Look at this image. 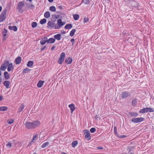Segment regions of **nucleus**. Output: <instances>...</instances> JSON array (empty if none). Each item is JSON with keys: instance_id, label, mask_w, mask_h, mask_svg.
<instances>
[{"instance_id": "obj_44", "label": "nucleus", "mask_w": 154, "mask_h": 154, "mask_svg": "<svg viewBox=\"0 0 154 154\" xmlns=\"http://www.w3.org/2000/svg\"><path fill=\"white\" fill-rule=\"evenodd\" d=\"M3 35H2L3 37V40H5L7 38V37L6 36V33H2Z\"/></svg>"}, {"instance_id": "obj_60", "label": "nucleus", "mask_w": 154, "mask_h": 154, "mask_svg": "<svg viewBox=\"0 0 154 154\" xmlns=\"http://www.w3.org/2000/svg\"><path fill=\"white\" fill-rule=\"evenodd\" d=\"M2 10V7L0 6V12H1Z\"/></svg>"}, {"instance_id": "obj_50", "label": "nucleus", "mask_w": 154, "mask_h": 154, "mask_svg": "<svg viewBox=\"0 0 154 154\" xmlns=\"http://www.w3.org/2000/svg\"><path fill=\"white\" fill-rule=\"evenodd\" d=\"M46 40L47 42L48 43L51 44V42H50V38H49L48 39H46Z\"/></svg>"}, {"instance_id": "obj_13", "label": "nucleus", "mask_w": 154, "mask_h": 154, "mask_svg": "<svg viewBox=\"0 0 154 154\" xmlns=\"http://www.w3.org/2000/svg\"><path fill=\"white\" fill-rule=\"evenodd\" d=\"M129 114L131 117H136L138 116L137 113L136 112H129Z\"/></svg>"}, {"instance_id": "obj_11", "label": "nucleus", "mask_w": 154, "mask_h": 154, "mask_svg": "<svg viewBox=\"0 0 154 154\" xmlns=\"http://www.w3.org/2000/svg\"><path fill=\"white\" fill-rule=\"evenodd\" d=\"M72 62V59L70 57L66 58L65 61V63L67 64H71Z\"/></svg>"}, {"instance_id": "obj_29", "label": "nucleus", "mask_w": 154, "mask_h": 154, "mask_svg": "<svg viewBox=\"0 0 154 154\" xmlns=\"http://www.w3.org/2000/svg\"><path fill=\"white\" fill-rule=\"evenodd\" d=\"M49 144V143L48 142H46L43 143L42 146V148H44L47 146Z\"/></svg>"}, {"instance_id": "obj_9", "label": "nucleus", "mask_w": 154, "mask_h": 154, "mask_svg": "<svg viewBox=\"0 0 154 154\" xmlns=\"http://www.w3.org/2000/svg\"><path fill=\"white\" fill-rule=\"evenodd\" d=\"M24 6V4L22 2H19L17 5V8L20 11Z\"/></svg>"}, {"instance_id": "obj_5", "label": "nucleus", "mask_w": 154, "mask_h": 154, "mask_svg": "<svg viewBox=\"0 0 154 154\" xmlns=\"http://www.w3.org/2000/svg\"><path fill=\"white\" fill-rule=\"evenodd\" d=\"M154 109L151 108H145L140 110L139 112L140 113H144L147 112H153Z\"/></svg>"}, {"instance_id": "obj_41", "label": "nucleus", "mask_w": 154, "mask_h": 154, "mask_svg": "<svg viewBox=\"0 0 154 154\" xmlns=\"http://www.w3.org/2000/svg\"><path fill=\"white\" fill-rule=\"evenodd\" d=\"M14 67H12L8 66V72H10L11 70H13L14 69Z\"/></svg>"}, {"instance_id": "obj_56", "label": "nucleus", "mask_w": 154, "mask_h": 154, "mask_svg": "<svg viewBox=\"0 0 154 154\" xmlns=\"http://www.w3.org/2000/svg\"><path fill=\"white\" fill-rule=\"evenodd\" d=\"M3 99V97L2 96H0V101L2 100Z\"/></svg>"}, {"instance_id": "obj_49", "label": "nucleus", "mask_w": 154, "mask_h": 154, "mask_svg": "<svg viewBox=\"0 0 154 154\" xmlns=\"http://www.w3.org/2000/svg\"><path fill=\"white\" fill-rule=\"evenodd\" d=\"M47 48V46H46V45L43 48H41V51H43V50H44L45 49V48Z\"/></svg>"}, {"instance_id": "obj_43", "label": "nucleus", "mask_w": 154, "mask_h": 154, "mask_svg": "<svg viewBox=\"0 0 154 154\" xmlns=\"http://www.w3.org/2000/svg\"><path fill=\"white\" fill-rule=\"evenodd\" d=\"M6 17H0V22H3L5 19Z\"/></svg>"}, {"instance_id": "obj_8", "label": "nucleus", "mask_w": 154, "mask_h": 154, "mask_svg": "<svg viewBox=\"0 0 154 154\" xmlns=\"http://www.w3.org/2000/svg\"><path fill=\"white\" fill-rule=\"evenodd\" d=\"M48 26L47 27L51 29L54 27L55 23L51 21H49L47 24Z\"/></svg>"}, {"instance_id": "obj_33", "label": "nucleus", "mask_w": 154, "mask_h": 154, "mask_svg": "<svg viewBox=\"0 0 154 154\" xmlns=\"http://www.w3.org/2000/svg\"><path fill=\"white\" fill-rule=\"evenodd\" d=\"M83 2L85 4H88L90 2L89 0H82L81 3Z\"/></svg>"}, {"instance_id": "obj_16", "label": "nucleus", "mask_w": 154, "mask_h": 154, "mask_svg": "<svg viewBox=\"0 0 154 154\" xmlns=\"http://www.w3.org/2000/svg\"><path fill=\"white\" fill-rule=\"evenodd\" d=\"M44 82V81L42 80L39 81L37 84V86L39 88H41Z\"/></svg>"}, {"instance_id": "obj_37", "label": "nucleus", "mask_w": 154, "mask_h": 154, "mask_svg": "<svg viewBox=\"0 0 154 154\" xmlns=\"http://www.w3.org/2000/svg\"><path fill=\"white\" fill-rule=\"evenodd\" d=\"M69 108H70L71 110L72 114V112L74 111L75 109V106H69Z\"/></svg>"}, {"instance_id": "obj_27", "label": "nucleus", "mask_w": 154, "mask_h": 154, "mask_svg": "<svg viewBox=\"0 0 154 154\" xmlns=\"http://www.w3.org/2000/svg\"><path fill=\"white\" fill-rule=\"evenodd\" d=\"M49 10L51 11L54 12L56 11V8L54 6H51L50 7Z\"/></svg>"}, {"instance_id": "obj_59", "label": "nucleus", "mask_w": 154, "mask_h": 154, "mask_svg": "<svg viewBox=\"0 0 154 154\" xmlns=\"http://www.w3.org/2000/svg\"><path fill=\"white\" fill-rule=\"evenodd\" d=\"M48 1L49 2L51 3L53 2L54 0H48Z\"/></svg>"}, {"instance_id": "obj_6", "label": "nucleus", "mask_w": 154, "mask_h": 154, "mask_svg": "<svg viewBox=\"0 0 154 154\" xmlns=\"http://www.w3.org/2000/svg\"><path fill=\"white\" fill-rule=\"evenodd\" d=\"M144 118L142 117L137 118H133L131 121L132 122L134 123H137L139 122L143 121Z\"/></svg>"}, {"instance_id": "obj_15", "label": "nucleus", "mask_w": 154, "mask_h": 154, "mask_svg": "<svg viewBox=\"0 0 154 154\" xmlns=\"http://www.w3.org/2000/svg\"><path fill=\"white\" fill-rule=\"evenodd\" d=\"M46 39H47V37H45L43 38L40 41L41 45H45L47 42Z\"/></svg>"}, {"instance_id": "obj_35", "label": "nucleus", "mask_w": 154, "mask_h": 154, "mask_svg": "<svg viewBox=\"0 0 154 154\" xmlns=\"http://www.w3.org/2000/svg\"><path fill=\"white\" fill-rule=\"evenodd\" d=\"M37 139V137L36 135H34L31 142H34Z\"/></svg>"}, {"instance_id": "obj_53", "label": "nucleus", "mask_w": 154, "mask_h": 154, "mask_svg": "<svg viewBox=\"0 0 154 154\" xmlns=\"http://www.w3.org/2000/svg\"><path fill=\"white\" fill-rule=\"evenodd\" d=\"M58 8L60 9L61 10L62 9H63V8L61 6H59L57 8V9Z\"/></svg>"}, {"instance_id": "obj_63", "label": "nucleus", "mask_w": 154, "mask_h": 154, "mask_svg": "<svg viewBox=\"0 0 154 154\" xmlns=\"http://www.w3.org/2000/svg\"><path fill=\"white\" fill-rule=\"evenodd\" d=\"M20 106H24V105L23 104H23H22Z\"/></svg>"}, {"instance_id": "obj_57", "label": "nucleus", "mask_w": 154, "mask_h": 154, "mask_svg": "<svg viewBox=\"0 0 154 154\" xmlns=\"http://www.w3.org/2000/svg\"><path fill=\"white\" fill-rule=\"evenodd\" d=\"M66 32L65 31H63L62 32H61V33L62 34V35H63V34H66Z\"/></svg>"}, {"instance_id": "obj_12", "label": "nucleus", "mask_w": 154, "mask_h": 154, "mask_svg": "<svg viewBox=\"0 0 154 154\" xmlns=\"http://www.w3.org/2000/svg\"><path fill=\"white\" fill-rule=\"evenodd\" d=\"M22 60L21 57H17L15 60V63L16 64H19L20 63Z\"/></svg>"}, {"instance_id": "obj_48", "label": "nucleus", "mask_w": 154, "mask_h": 154, "mask_svg": "<svg viewBox=\"0 0 154 154\" xmlns=\"http://www.w3.org/2000/svg\"><path fill=\"white\" fill-rule=\"evenodd\" d=\"M70 41L72 43V46L74 43L75 39L74 38H72L71 40Z\"/></svg>"}, {"instance_id": "obj_25", "label": "nucleus", "mask_w": 154, "mask_h": 154, "mask_svg": "<svg viewBox=\"0 0 154 154\" xmlns=\"http://www.w3.org/2000/svg\"><path fill=\"white\" fill-rule=\"evenodd\" d=\"M76 31V30L75 29H72L70 32L69 35L71 37L73 36L74 35Z\"/></svg>"}, {"instance_id": "obj_42", "label": "nucleus", "mask_w": 154, "mask_h": 154, "mask_svg": "<svg viewBox=\"0 0 154 154\" xmlns=\"http://www.w3.org/2000/svg\"><path fill=\"white\" fill-rule=\"evenodd\" d=\"M12 30L14 31H16L17 30V28L16 26H12Z\"/></svg>"}, {"instance_id": "obj_31", "label": "nucleus", "mask_w": 154, "mask_h": 154, "mask_svg": "<svg viewBox=\"0 0 154 154\" xmlns=\"http://www.w3.org/2000/svg\"><path fill=\"white\" fill-rule=\"evenodd\" d=\"M73 17L75 20H77L79 18V16L78 14H74Z\"/></svg>"}, {"instance_id": "obj_46", "label": "nucleus", "mask_w": 154, "mask_h": 154, "mask_svg": "<svg viewBox=\"0 0 154 154\" xmlns=\"http://www.w3.org/2000/svg\"><path fill=\"white\" fill-rule=\"evenodd\" d=\"M89 21V19L88 18H86L85 17L84 18V23H87Z\"/></svg>"}, {"instance_id": "obj_2", "label": "nucleus", "mask_w": 154, "mask_h": 154, "mask_svg": "<svg viewBox=\"0 0 154 154\" xmlns=\"http://www.w3.org/2000/svg\"><path fill=\"white\" fill-rule=\"evenodd\" d=\"M65 24V22H62L61 19H59L57 20V24H55L54 26V29H59Z\"/></svg>"}, {"instance_id": "obj_22", "label": "nucleus", "mask_w": 154, "mask_h": 154, "mask_svg": "<svg viewBox=\"0 0 154 154\" xmlns=\"http://www.w3.org/2000/svg\"><path fill=\"white\" fill-rule=\"evenodd\" d=\"M31 70V69H29L28 68H26L24 69L22 73L23 74L27 73Z\"/></svg>"}, {"instance_id": "obj_26", "label": "nucleus", "mask_w": 154, "mask_h": 154, "mask_svg": "<svg viewBox=\"0 0 154 154\" xmlns=\"http://www.w3.org/2000/svg\"><path fill=\"white\" fill-rule=\"evenodd\" d=\"M78 144V141L77 140H75L73 141L72 143V147L75 148V146Z\"/></svg>"}, {"instance_id": "obj_32", "label": "nucleus", "mask_w": 154, "mask_h": 154, "mask_svg": "<svg viewBox=\"0 0 154 154\" xmlns=\"http://www.w3.org/2000/svg\"><path fill=\"white\" fill-rule=\"evenodd\" d=\"M32 27L34 28L35 27L37 26V23L36 22H33L32 23Z\"/></svg>"}, {"instance_id": "obj_19", "label": "nucleus", "mask_w": 154, "mask_h": 154, "mask_svg": "<svg viewBox=\"0 0 154 154\" xmlns=\"http://www.w3.org/2000/svg\"><path fill=\"white\" fill-rule=\"evenodd\" d=\"M8 64H9V61L8 60H5L4 61L3 64L2 65L7 68L8 66Z\"/></svg>"}, {"instance_id": "obj_45", "label": "nucleus", "mask_w": 154, "mask_h": 154, "mask_svg": "<svg viewBox=\"0 0 154 154\" xmlns=\"http://www.w3.org/2000/svg\"><path fill=\"white\" fill-rule=\"evenodd\" d=\"M24 109L23 106H20L19 108L18 112H20L22 111Z\"/></svg>"}, {"instance_id": "obj_52", "label": "nucleus", "mask_w": 154, "mask_h": 154, "mask_svg": "<svg viewBox=\"0 0 154 154\" xmlns=\"http://www.w3.org/2000/svg\"><path fill=\"white\" fill-rule=\"evenodd\" d=\"M55 46H53L51 48V51L55 49Z\"/></svg>"}, {"instance_id": "obj_55", "label": "nucleus", "mask_w": 154, "mask_h": 154, "mask_svg": "<svg viewBox=\"0 0 154 154\" xmlns=\"http://www.w3.org/2000/svg\"><path fill=\"white\" fill-rule=\"evenodd\" d=\"M97 148L99 149H103V147L102 146H100L97 147Z\"/></svg>"}, {"instance_id": "obj_28", "label": "nucleus", "mask_w": 154, "mask_h": 154, "mask_svg": "<svg viewBox=\"0 0 154 154\" xmlns=\"http://www.w3.org/2000/svg\"><path fill=\"white\" fill-rule=\"evenodd\" d=\"M47 20L46 19L44 18L41 20L40 21V23L41 24H43L46 23Z\"/></svg>"}, {"instance_id": "obj_18", "label": "nucleus", "mask_w": 154, "mask_h": 154, "mask_svg": "<svg viewBox=\"0 0 154 154\" xmlns=\"http://www.w3.org/2000/svg\"><path fill=\"white\" fill-rule=\"evenodd\" d=\"M7 12V9H5L3 10L1 14L0 15V17H6V14Z\"/></svg>"}, {"instance_id": "obj_39", "label": "nucleus", "mask_w": 154, "mask_h": 154, "mask_svg": "<svg viewBox=\"0 0 154 154\" xmlns=\"http://www.w3.org/2000/svg\"><path fill=\"white\" fill-rule=\"evenodd\" d=\"M55 41V38H50V42H51V44H52L54 43Z\"/></svg>"}, {"instance_id": "obj_47", "label": "nucleus", "mask_w": 154, "mask_h": 154, "mask_svg": "<svg viewBox=\"0 0 154 154\" xmlns=\"http://www.w3.org/2000/svg\"><path fill=\"white\" fill-rule=\"evenodd\" d=\"M8 32V30L7 29L4 28V30L2 32V33H6H6L7 32Z\"/></svg>"}, {"instance_id": "obj_1", "label": "nucleus", "mask_w": 154, "mask_h": 154, "mask_svg": "<svg viewBox=\"0 0 154 154\" xmlns=\"http://www.w3.org/2000/svg\"><path fill=\"white\" fill-rule=\"evenodd\" d=\"M41 123L38 120H36L31 122H26L24 124V125L28 129H34L40 125Z\"/></svg>"}, {"instance_id": "obj_62", "label": "nucleus", "mask_w": 154, "mask_h": 154, "mask_svg": "<svg viewBox=\"0 0 154 154\" xmlns=\"http://www.w3.org/2000/svg\"><path fill=\"white\" fill-rule=\"evenodd\" d=\"M27 1H29L30 2H31L32 1V0H26Z\"/></svg>"}, {"instance_id": "obj_3", "label": "nucleus", "mask_w": 154, "mask_h": 154, "mask_svg": "<svg viewBox=\"0 0 154 154\" xmlns=\"http://www.w3.org/2000/svg\"><path fill=\"white\" fill-rule=\"evenodd\" d=\"M131 94V92L128 91H125L122 93L121 96L122 99H126L128 97H130Z\"/></svg>"}, {"instance_id": "obj_21", "label": "nucleus", "mask_w": 154, "mask_h": 154, "mask_svg": "<svg viewBox=\"0 0 154 154\" xmlns=\"http://www.w3.org/2000/svg\"><path fill=\"white\" fill-rule=\"evenodd\" d=\"M44 16L45 18H48L50 16V12L49 11L46 12L44 14Z\"/></svg>"}, {"instance_id": "obj_40", "label": "nucleus", "mask_w": 154, "mask_h": 154, "mask_svg": "<svg viewBox=\"0 0 154 154\" xmlns=\"http://www.w3.org/2000/svg\"><path fill=\"white\" fill-rule=\"evenodd\" d=\"M96 131V129L95 128H91L90 130V131L92 133Z\"/></svg>"}, {"instance_id": "obj_61", "label": "nucleus", "mask_w": 154, "mask_h": 154, "mask_svg": "<svg viewBox=\"0 0 154 154\" xmlns=\"http://www.w3.org/2000/svg\"><path fill=\"white\" fill-rule=\"evenodd\" d=\"M30 6L31 7H33V8H34L35 7L34 5L32 4H31Z\"/></svg>"}, {"instance_id": "obj_51", "label": "nucleus", "mask_w": 154, "mask_h": 154, "mask_svg": "<svg viewBox=\"0 0 154 154\" xmlns=\"http://www.w3.org/2000/svg\"><path fill=\"white\" fill-rule=\"evenodd\" d=\"M8 66L14 67V66L13 65V64L12 63H9V64H8Z\"/></svg>"}, {"instance_id": "obj_4", "label": "nucleus", "mask_w": 154, "mask_h": 154, "mask_svg": "<svg viewBox=\"0 0 154 154\" xmlns=\"http://www.w3.org/2000/svg\"><path fill=\"white\" fill-rule=\"evenodd\" d=\"M65 56V54L64 52H62L60 55V57L59 58L58 63L61 64L64 60V59Z\"/></svg>"}, {"instance_id": "obj_14", "label": "nucleus", "mask_w": 154, "mask_h": 154, "mask_svg": "<svg viewBox=\"0 0 154 154\" xmlns=\"http://www.w3.org/2000/svg\"><path fill=\"white\" fill-rule=\"evenodd\" d=\"M4 75L5 80H8L9 79L10 75L7 72H5L4 73Z\"/></svg>"}, {"instance_id": "obj_7", "label": "nucleus", "mask_w": 154, "mask_h": 154, "mask_svg": "<svg viewBox=\"0 0 154 154\" xmlns=\"http://www.w3.org/2000/svg\"><path fill=\"white\" fill-rule=\"evenodd\" d=\"M84 134L85 136V139L88 140H89L91 139V136L90 133L88 131L85 130L84 131Z\"/></svg>"}, {"instance_id": "obj_34", "label": "nucleus", "mask_w": 154, "mask_h": 154, "mask_svg": "<svg viewBox=\"0 0 154 154\" xmlns=\"http://www.w3.org/2000/svg\"><path fill=\"white\" fill-rule=\"evenodd\" d=\"M14 121L13 119H10L8 120L7 122L8 124H12L14 122Z\"/></svg>"}, {"instance_id": "obj_23", "label": "nucleus", "mask_w": 154, "mask_h": 154, "mask_svg": "<svg viewBox=\"0 0 154 154\" xmlns=\"http://www.w3.org/2000/svg\"><path fill=\"white\" fill-rule=\"evenodd\" d=\"M72 27V25L71 24H67L65 26V28L66 29H69L71 28Z\"/></svg>"}, {"instance_id": "obj_54", "label": "nucleus", "mask_w": 154, "mask_h": 154, "mask_svg": "<svg viewBox=\"0 0 154 154\" xmlns=\"http://www.w3.org/2000/svg\"><path fill=\"white\" fill-rule=\"evenodd\" d=\"M12 28H13V27H12V26H8V29H10V30H12Z\"/></svg>"}, {"instance_id": "obj_36", "label": "nucleus", "mask_w": 154, "mask_h": 154, "mask_svg": "<svg viewBox=\"0 0 154 154\" xmlns=\"http://www.w3.org/2000/svg\"><path fill=\"white\" fill-rule=\"evenodd\" d=\"M7 68V67H5V66H3L2 65H1L0 67V70H2V71H4Z\"/></svg>"}, {"instance_id": "obj_10", "label": "nucleus", "mask_w": 154, "mask_h": 154, "mask_svg": "<svg viewBox=\"0 0 154 154\" xmlns=\"http://www.w3.org/2000/svg\"><path fill=\"white\" fill-rule=\"evenodd\" d=\"M4 85L7 88H10V81H5L3 83Z\"/></svg>"}, {"instance_id": "obj_58", "label": "nucleus", "mask_w": 154, "mask_h": 154, "mask_svg": "<svg viewBox=\"0 0 154 154\" xmlns=\"http://www.w3.org/2000/svg\"><path fill=\"white\" fill-rule=\"evenodd\" d=\"M68 106H75L74 104L73 103H72L71 104H69Z\"/></svg>"}, {"instance_id": "obj_30", "label": "nucleus", "mask_w": 154, "mask_h": 154, "mask_svg": "<svg viewBox=\"0 0 154 154\" xmlns=\"http://www.w3.org/2000/svg\"><path fill=\"white\" fill-rule=\"evenodd\" d=\"M7 109V108L6 106H0V111H5Z\"/></svg>"}, {"instance_id": "obj_17", "label": "nucleus", "mask_w": 154, "mask_h": 154, "mask_svg": "<svg viewBox=\"0 0 154 154\" xmlns=\"http://www.w3.org/2000/svg\"><path fill=\"white\" fill-rule=\"evenodd\" d=\"M54 38L55 39H56L57 40H60L61 38V35L60 34H58L56 35H55L54 36Z\"/></svg>"}, {"instance_id": "obj_20", "label": "nucleus", "mask_w": 154, "mask_h": 154, "mask_svg": "<svg viewBox=\"0 0 154 154\" xmlns=\"http://www.w3.org/2000/svg\"><path fill=\"white\" fill-rule=\"evenodd\" d=\"M132 104L134 106H135L137 104V98L134 99L132 101Z\"/></svg>"}, {"instance_id": "obj_64", "label": "nucleus", "mask_w": 154, "mask_h": 154, "mask_svg": "<svg viewBox=\"0 0 154 154\" xmlns=\"http://www.w3.org/2000/svg\"><path fill=\"white\" fill-rule=\"evenodd\" d=\"M1 82H2V79H0V84L1 83Z\"/></svg>"}, {"instance_id": "obj_38", "label": "nucleus", "mask_w": 154, "mask_h": 154, "mask_svg": "<svg viewBox=\"0 0 154 154\" xmlns=\"http://www.w3.org/2000/svg\"><path fill=\"white\" fill-rule=\"evenodd\" d=\"M6 146L8 148H11L12 146V143L9 142L6 145Z\"/></svg>"}, {"instance_id": "obj_24", "label": "nucleus", "mask_w": 154, "mask_h": 154, "mask_svg": "<svg viewBox=\"0 0 154 154\" xmlns=\"http://www.w3.org/2000/svg\"><path fill=\"white\" fill-rule=\"evenodd\" d=\"M34 64L33 61H29L28 62L27 66L28 67H31Z\"/></svg>"}]
</instances>
